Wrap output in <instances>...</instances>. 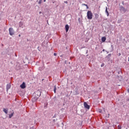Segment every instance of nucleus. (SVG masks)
Returning <instances> with one entry per match:
<instances>
[{
    "label": "nucleus",
    "mask_w": 129,
    "mask_h": 129,
    "mask_svg": "<svg viewBox=\"0 0 129 129\" xmlns=\"http://www.w3.org/2000/svg\"><path fill=\"white\" fill-rule=\"evenodd\" d=\"M93 17V15H92V12L90 11H88L87 12V18L88 20H92V18Z\"/></svg>",
    "instance_id": "1"
},
{
    "label": "nucleus",
    "mask_w": 129,
    "mask_h": 129,
    "mask_svg": "<svg viewBox=\"0 0 129 129\" xmlns=\"http://www.w3.org/2000/svg\"><path fill=\"white\" fill-rule=\"evenodd\" d=\"M37 93H39V95H38V97H34L32 98V101L33 102H36L37 100H38V98H39V97L41 95V92H40L39 91H37Z\"/></svg>",
    "instance_id": "2"
},
{
    "label": "nucleus",
    "mask_w": 129,
    "mask_h": 129,
    "mask_svg": "<svg viewBox=\"0 0 129 129\" xmlns=\"http://www.w3.org/2000/svg\"><path fill=\"white\" fill-rule=\"evenodd\" d=\"M9 34L11 36H13V35H15V31H14V29L13 28H9Z\"/></svg>",
    "instance_id": "3"
},
{
    "label": "nucleus",
    "mask_w": 129,
    "mask_h": 129,
    "mask_svg": "<svg viewBox=\"0 0 129 129\" xmlns=\"http://www.w3.org/2000/svg\"><path fill=\"white\" fill-rule=\"evenodd\" d=\"M120 12H121V13H123V14H124V13H125V12H126V9H125L122 6H120Z\"/></svg>",
    "instance_id": "4"
},
{
    "label": "nucleus",
    "mask_w": 129,
    "mask_h": 129,
    "mask_svg": "<svg viewBox=\"0 0 129 129\" xmlns=\"http://www.w3.org/2000/svg\"><path fill=\"white\" fill-rule=\"evenodd\" d=\"M84 106L85 108H86L87 109H89V108H90V106H89L86 102L84 103Z\"/></svg>",
    "instance_id": "5"
},
{
    "label": "nucleus",
    "mask_w": 129,
    "mask_h": 129,
    "mask_svg": "<svg viewBox=\"0 0 129 129\" xmlns=\"http://www.w3.org/2000/svg\"><path fill=\"white\" fill-rule=\"evenodd\" d=\"M11 87H12V85L11 83L8 84L6 86L7 92L9 91V89H11Z\"/></svg>",
    "instance_id": "6"
},
{
    "label": "nucleus",
    "mask_w": 129,
    "mask_h": 129,
    "mask_svg": "<svg viewBox=\"0 0 129 129\" xmlns=\"http://www.w3.org/2000/svg\"><path fill=\"white\" fill-rule=\"evenodd\" d=\"M20 87L22 89H25V88H26V84L25 83V82H23L22 84L20 85Z\"/></svg>",
    "instance_id": "7"
},
{
    "label": "nucleus",
    "mask_w": 129,
    "mask_h": 129,
    "mask_svg": "<svg viewBox=\"0 0 129 129\" xmlns=\"http://www.w3.org/2000/svg\"><path fill=\"white\" fill-rule=\"evenodd\" d=\"M65 29H66V32H68V31H69V25H68V24H67L66 25Z\"/></svg>",
    "instance_id": "8"
},
{
    "label": "nucleus",
    "mask_w": 129,
    "mask_h": 129,
    "mask_svg": "<svg viewBox=\"0 0 129 129\" xmlns=\"http://www.w3.org/2000/svg\"><path fill=\"white\" fill-rule=\"evenodd\" d=\"M19 27H23V25H24V22L20 21L19 23Z\"/></svg>",
    "instance_id": "9"
},
{
    "label": "nucleus",
    "mask_w": 129,
    "mask_h": 129,
    "mask_svg": "<svg viewBox=\"0 0 129 129\" xmlns=\"http://www.w3.org/2000/svg\"><path fill=\"white\" fill-rule=\"evenodd\" d=\"M105 13H106V14H107V17H108L109 16V13H108V11H107V7L106 8Z\"/></svg>",
    "instance_id": "10"
},
{
    "label": "nucleus",
    "mask_w": 129,
    "mask_h": 129,
    "mask_svg": "<svg viewBox=\"0 0 129 129\" xmlns=\"http://www.w3.org/2000/svg\"><path fill=\"white\" fill-rule=\"evenodd\" d=\"M106 40V38L105 37H102L101 38L102 42H104Z\"/></svg>",
    "instance_id": "11"
},
{
    "label": "nucleus",
    "mask_w": 129,
    "mask_h": 129,
    "mask_svg": "<svg viewBox=\"0 0 129 129\" xmlns=\"http://www.w3.org/2000/svg\"><path fill=\"white\" fill-rule=\"evenodd\" d=\"M8 109H6V108H4L3 109V111L5 112V113L6 114H8Z\"/></svg>",
    "instance_id": "12"
},
{
    "label": "nucleus",
    "mask_w": 129,
    "mask_h": 129,
    "mask_svg": "<svg viewBox=\"0 0 129 129\" xmlns=\"http://www.w3.org/2000/svg\"><path fill=\"white\" fill-rule=\"evenodd\" d=\"M99 17V15H98V14H95V18L96 20H97V19H98Z\"/></svg>",
    "instance_id": "13"
},
{
    "label": "nucleus",
    "mask_w": 129,
    "mask_h": 129,
    "mask_svg": "<svg viewBox=\"0 0 129 129\" xmlns=\"http://www.w3.org/2000/svg\"><path fill=\"white\" fill-rule=\"evenodd\" d=\"M13 116H14V112H13L11 114H9V118H12V117H13Z\"/></svg>",
    "instance_id": "14"
},
{
    "label": "nucleus",
    "mask_w": 129,
    "mask_h": 129,
    "mask_svg": "<svg viewBox=\"0 0 129 129\" xmlns=\"http://www.w3.org/2000/svg\"><path fill=\"white\" fill-rule=\"evenodd\" d=\"M56 89H57V88H56V86H55L54 88V90H53V91H54V93H56Z\"/></svg>",
    "instance_id": "15"
},
{
    "label": "nucleus",
    "mask_w": 129,
    "mask_h": 129,
    "mask_svg": "<svg viewBox=\"0 0 129 129\" xmlns=\"http://www.w3.org/2000/svg\"><path fill=\"white\" fill-rule=\"evenodd\" d=\"M118 129H121V125H118Z\"/></svg>",
    "instance_id": "16"
},
{
    "label": "nucleus",
    "mask_w": 129,
    "mask_h": 129,
    "mask_svg": "<svg viewBox=\"0 0 129 129\" xmlns=\"http://www.w3.org/2000/svg\"><path fill=\"white\" fill-rule=\"evenodd\" d=\"M38 4L39 5H41L42 4V0H39V2H38Z\"/></svg>",
    "instance_id": "17"
},
{
    "label": "nucleus",
    "mask_w": 129,
    "mask_h": 129,
    "mask_svg": "<svg viewBox=\"0 0 129 129\" xmlns=\"http://www.w3.org/2000/svg\"><path fill=\"white\" fill-rule=\"evenodd\" d=\"M82 6H85V7H86V6H87V5L85 4H82Z\"/></svg>",
    "instance_id": "18"
},
{
    "label": "nucleus",
    "mask_w": 129,
    "mask_h": 129,
    "mask_svg": "<svg viewBox=\"0 0 129 129\" xmlns=\"http://www.w3.org/2000/svg\"><path fill=\"white\" fill-rule=\"evenodd\" d=\"M108 56H109V57H111V54H109L108 55Z\"/></svg>",
    "instance_id": "19"
},
{
    "label": "nucleus",
    "mask_w": 129,
    "mask_h": 129,
    "mask_svg": "<svg viewBox=\"0 0 129 129\" xmlns=\"http://www.w3.org/2000/svg\"><path fill=\"white\" fill-rule=\"evenodd\" d=\"M53 55H54V56H57V54H56V53H54L53 54Z\"/></svg>",
    "instance_id": "20"
},
{
    "label": "nucleus",
    "mask_w": 129,
    "mask_h": 129,
    "mask_svg": "<svg viewBox=\"0 0 129 129\" xmlns=\"http://www.w3.org/2000/svg\"><path fill=\"white\" fill-rule=\"evenodd\" d=\"M86 7H87V9H89V7H88V5H87V6H86Z\"/></svg>",
    "instance_id": "21"
},
{
    "label": "nucleus",
    "mask_w": 129,
    "mask_h": 129,
    "mask_svg": "<svg viewBox=\"0 0 129 129\" xmlns=\"http://www.w3.org/2000/svg\"><path fill=\"white\" fill-rule=\"evenodd\" d=\"M64 3H65V4H68V2H67V1L64 2Z\"/></svg>",
    "instance_id": "22"
},
{
    "label": "nucleus",
    "mask_w": 129,
    "mask_h": 129,
    "mask_svg": "<svg viewBox=\"0 0 129 129\" xmlns=\"http://www.w3.org/2000/svg\"><path fill=\"white\" fill-rule=\"evenodd\" d=\"M120 55H121V54H120V53H118V56H120Z\"/></svg>",
    "instance_id": "23"
},
{
    "label": "nucleus",
    "mask_w": 129,
    "mask_h": 129,
    "mask_svg": "<svg viewBox=\"0 0 129 129\" xmlns=\"http://www.w3.org/2000/svg\"><path fill=\"white\" fill-rule=\"evenodd\" d=\"M55 121H56V120L55 119H53V122H55Z\"/></svg>",
    "instance_id": "24"
},
{
    "label": "nucleus",
    "mask_w": 129,
    "mask_h": 129,
    "mask_svg": "<svg viewBox=\"0 0 129 129\" xmlns=\"http://www.w3.org/2000/svg\"><path fill=\"white\" fill-rule=\"evenodd\" d=\"M42 14V12H40L39 14Z\"/></svg>",
    "instance_id": "25"
},
{
    "label": "nucleus",
    "mask_w": 129,
    "mask_h": 129,
    "mask_svg": "<svg viewBox=\"0 0 129 129\" xmlns=\"http://www.w3.org/2000/svg\"><path fill=\"white\" fill-rule=\"evenodd\" d=\"M105 51V50L103 49V52H104Z\"/></svg>",
    "instance_id": "26"
},
{
    "label": "nucleus",
    "mask_w": 129,
    "mask_h": 129,
    "mask_svg": "<svg viewBox=\"0 0 129 129\" xmlns=\"http://www.w3.org/2000/svg\"><path fill=\"white\" fill-rule=\"evenodd\" d=\"M44 2L45 3L46 2V0H44Z\"/></svg>",
    "instance_id": "27"
},
{
    "label": "nucleus",
    "mask_w": 129,
    "mask_h": 129,
    "mask_svg": "<svg viewBox=\"0 0 129 129\" xmlns=\"http://www.w3.org/2000/svg\"><path fill=\"white\" fill-rule=\"evenodd\" d=\"M19 37H21V35L20 34L19 35Z\"/></svg>",
    "instance_id": "28"
},
{
    "label": "nucleus",
    "mask_w": 129,
    "mask_h": 129,
    "mask_svg": "<svg viewBox=\"0 0 129 129\" xmlns=\"http://www.w3.org/2000/svg\"><path fill=\"white\" fill-rule=\"evenodd\" d=\"M15 56H16V57H17V54H15Z\"/></svg>",
    "instance_id": "29"
},
{
    "label": "nucleus",
    "mask_w": 129,
    "mask_h": 129,
    "mask_svg": "<svg viewBox=\"0 0 129 129\" xmlns=\"http://www.w3.org/2000/svg\"><path fill=\"white\" fill-rule=\"evenodd\" d=\"M128 93H129V90H128Z\"/></svg>",
    "instance_id": "30"
}]
</instances>
